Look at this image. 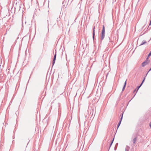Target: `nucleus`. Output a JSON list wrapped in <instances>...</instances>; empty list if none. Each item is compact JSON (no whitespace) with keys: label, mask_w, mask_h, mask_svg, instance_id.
<instances>
[{"label":"nucleus","mask_w":151,"mask_h":151,"mask_svg":"<svg viewBox=\"0 0 151 151\" xmlns=\"http://www.w3.org/2000/svg\"><path fill=\"white\" fill-rule=\"evenodd\" d=\"M148 58H146V60L142 63V67H144L147 64L149 63V60H148Z\"/></svg>","instance_id":"1"},{"label":"nucleus","mask_w":151,"mask_h":151,"mask_svg":"<svg viewBox=\"0 0 151 151\" xmlns=\"http://www.w3.org/2000/svg\"><path fill=\"white\" fill-rule=\"evenodd\" d=\"M105 33H101V40H102L104 38V37H105Z\"/></svg>","instance_id":"2"},{"label":"nucleus","mask_w":151,"mask_h":151,"mask_svg":"<svg viewBox=\"0 0 151 151\" xmlns=\"http://www.w3.org/2000/svg\"><path fill=\"white\" fill-rule=\"evenodd\" d=\"M130 149V147L128 145H126L125 148V151H129Z\"/></svg>","instance_id":"3"},{"label":"nucleus","mask_w":151,"mask_h":151,"mask_svg":"<svg viewBox=\"0 0 151 151\" xmlns=\"http://www.w3.org/2000/svg\"><path fill=\"white\" fill-rule=\"evenodd\" d=\"M147 43V42L145 40H143L142 41L140 45L139 46H141L144 44H145Z\"/></svg>","instance_id":"4"},{"label":"nucleus","mask_w":151,"mask_h":151,"mask_svg":"<svg viewBox=\"0 0 151 151\" xmlns=\"http://www.w3.org/2000/svg\"><path fill=\"white\" fill-rule=\"evenodd\" d=\"M137 139V137L136 136L133 139V144H135V143L136 142Z\"/></svg>","instance_id":"5"},{"label":"nucleus","mask_w":151,"mask_h":151,"mask_svg":"<svg viewBox=\"0 0 151 151\" xmlns=\"http://www.w3.org/2000/svg\"><path fill=\"white\" fill-rule=\"evenodd\" d=\"M126 83H127V80H126L125 81L124 83V86H123V88H122V91H123L125 89V88L126 85Z\"/></svg>","instance_id":"6"},{"label":"nucleus","mask_w":151,"mask_h":151,"mask_svg":"<svg viewBox=\"0 0 151 151\" xmlns=\"http://www.w3.org/2000/svg\"><path fill=\"white\" fill-rule=\"evenodd\" d=\"M126 83H127V80H126L125 81L124 83V86H123V88H122V91H123L125 89V88L126 85Z\"/></svg>","instance_id":"7"},{"label":"nucleus","mask_w":151,"mask_h":151,"mask_svg":"<svg viewBox=\"0 0 151 151\" xmlns=\"http://www.w3.org/2000/svg\"><path fill=\"white\" fill-rule=\"evenodd\" d=\"M93 40H94V36H95V26H94L93 27Z\"/></svg>","instance_id":"8"},{"label":"nucleus","mask_w":151,"mask_h":151,"mask_svg":"<svg viewBox=\"0 0 151 151\" xmlns=\"http://www.w3.org/2000/svg\"><path fill=\"white\" fill-rule=\"evenodd\" d=\"M101 33H105V29L104 25H103V28L102 30Z\"/></svg>","instance_id":"9"},{"label":"nucleus","mask_w":151,"mask_h":151,"mask_svg":"<svg viewBox=\"0 0 151 151\" xmlns=\"http://www.w3.org/2000/svg\"><path fill=\"white\" fill-rule=\"evenodd\" d=\"M142 85H140L139 86H138L137 87V88H136V89H137V91L138 89Z\"/></svg>","instance_id":"10"},{"label":"nucleus","mask_w":151,"mask_h":151,"mask_svg":"<svg viewBox=\"0 0 151 151\" xmlns=\"http://www.w3.org/2000/svg\"><path fill=\"white\" fill-rule=\"evenodd\" d=\"M56 52H55V55L53 59L56 60Z\"/></svg>","instance_id":"11"},{"label":"nucleus","mask_w":151,"mask_h":151,"mask_svg":"<svg viewBox=\"0 0 151 151\" xmlns=\"http://www.w3.org/2000/svg\"><path fill=\"white\" fill-rule=\"evenodd\" d=\"M121 121H119V122L118 123V124L117 125V128L119 127V126H120L121 123Z\"/></svg>","instance_id":"12"},{"label":"nucleus","mask_w":151,"mask_h":151,"mask_svg":"<svg viewBox=\"0 0 151 151\" xmlns=\"http://www.w3.org/2000/svg\"><path fill=\"white\" fill-rule=\"evenodd\" d=\"M55 60L53 59L52 61V66L54 65L55 62Z\"/></svg>","instance_id":"13"},{"label":"nucleus","mask_w":151,"mask_h":151,"mask_svg":"<svg viewBox=\"0 0 151 151\" xmlns=\"http://www.w3.org/2000/svg\"><path fill=\"white\" fill-rule=\"evenodd\" d=\"M114 138L113 139V140H112V142H111V144H110V147H109V148L110 147H111V145H112V143H113V141H114Z\"/></svg>","instance_id":"14"},{"label":"nucleus","mask_w":151,"mask_h":151,"mask_svg":"<svg viewBox=\"0 0 151 151\" xmlns=\"http://www.w3.org/2000/svg\"><path fill=\"white\" fill-rule=\"evenodd\" d=\"M145 77L143 80V81H142V82L140 84V85H142V84L144 82V81H145Z\"/></svg>","instance_id":"15"},{"label":"nucleus","mask_w":151,"mask_h":151,"mask_svg":"<svg viewBox=\"0 0 151 151\" xmlns=\"http://www.w3.org/2000/svg\"><path fill=\"white\" fill-rule=\"evenodd\" d=\"M151 55V51L150 52L149 54L148 55V58L149 57H150Z\"/></svg>","instance_id":"16"},{"label":"nucleus","mask_w":151,"mask_h":151,"mask_svg":"<svg viewBox=\"0 0 151 151\" xmlns=\"http://www.w3.org/2000/svg\"><path fill=\"white\" fill-rule=\"evenodd\" d=\"M123 113L122 114V116L120 118V120L119 121H121V122L122 121V118H123Z\"/></svg>","instance_id":"17"},{"label":"nucleus","mask_w":151,"mask_h":151,"mask_svg":"<svg viewBox=\"0 0 151 151\" xmlns=\"http://www.w3.org/2000/svg\"><path fill=\"white\" fill-rule=\"evenodd\" d=\"M151 25V20L150 21L149 25L150 26V25Z\"/></svg>","instance_id":"18"},{"label":"nucleus","mask_w":151,"mask_h":151,"mask_svg":"<svg viewBox=\"0 0 151 151\" xmlns=\"http://www.w3.org/2000/svg\"><path fill=\"white\" fill-rule=\"evenodd\" d=\"M149 72H148H148H147V73H146V76H145V77L147 76V75L148 73Z\"/></svg>","instance_id":"19"},{"label":"nucleus","mask_w":151,"mask_h":151,"mask_svg":"<svg viewBox=\"0 0 151 151\" xmlns=\"http://www.w3.org/2000/svg\"><path fill=\"white\" fill-rule=\"evenodd\" d=\"M116 146H115V147L114 148V150H116Z\"/></svg>","instance_id":"20"},{"label":"nucleus","mask_w":151,"mask_h":151,"mask_svg":"<svg viewBox=\"0 0 151 151\" xmlns=\"http://www.w3.org/2000/svg\"><path fill=\"white\" fill-rule=\"evenodd\" d=\"M150 128H151V124H150Z\"/></svg>","instance_id":"21"},{"label":"nucleus","mask_w":151,"mask_h":151,"mask_svg":"<svg viewBox=\"0 0 151 151\" xmlns=\"http://www.w3.org/2000/svg\"><path fill=\"white\" fill-rule=\"evenodd\" d=\"M109 38V40H110V39L109 37V38Z\"/></svg>","instance_id":"22"},{"label":"nucleus","mask_w":151,"mask_h":151,"mask_svg":"<svg viewBox=\"0 0 151 151\" xmlns=\"http://www.w3.org/2000/svg\"><path fill=\"white\" fill-rule=\"evenodd\" d=\"M133 97H134V96H133V97H132V99H133Z\"/></svg>","instance_id":"23"},{"label":"nucleus","mask_w":151,"mask_h":151,"mask_svg":"<svg viewBox=\"0 0 151 151\" xmlns=\"http://www.w3.org/2000/svg\"><path fill=\"white\" fill-rule=\"evenodd\" d=\"M133 97H134V96H133V97H132V99H133Z\"/></svg>","instance_id":"24"},{"label":"nucleus","mask_w":151,"mask_h":151,"mask_svg":"<svg viewBox=\"0 0 151 151\" xmlns=\"http://www.w3.org/2000/svg\"><path fill=\"white\" fill-rule=\"evenodd\" d=\"M133 97H134V96H133V97H132V99H133Z\"/></svg>","instance_id":"25"},{"label":"nucleus","mask_w":151,"mask_h":151,"mask_svg":"<svg viewBox=\"0 0 151 151\" xmlns=\"http://www.w3.org/2000/svg\"><path fill=\"white\" fill-rule=\"evenodd\" d=\"M117 144H118V143H117V144H116V146L117 145Z\"/></svg>","instance_id":"26"}]
</instances>
